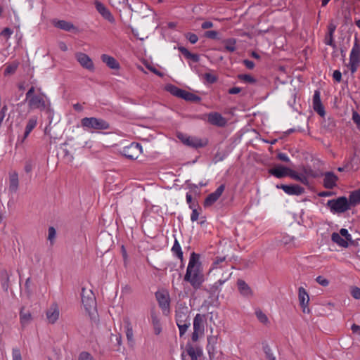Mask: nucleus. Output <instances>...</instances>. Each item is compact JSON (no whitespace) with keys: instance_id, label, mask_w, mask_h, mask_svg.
<instances>
[{"instance_id":"f257e3e1","label":"nucleus","mask_w":360,"mask_h":360,"mask_svg":"<svg viewBox=\"0 0 360 360\" xmlns=\"http://www.w3.org/2000/svg\"><path fill=\"white\" fill-rule=\"evenodd\" d=\"M184 281L188 282L194 289H198L204 281L199 255L193 252L187 266Z\"/></svg>"},{"instance_id":"f03ea898","label":"nucleus","mask_w":360,"mask_h":360,"mask_svg":"<svg viewBox=\"0 0 360 360\" xmlns=\"http://www.w3.org/2000/svg\"><path fill=\"white\" fill-rule=\"evenodd\" d=\"M81 127L84 131H93L108 129L110 124L102 118L91 117L82 118L81 120Z\"/></svg>"},{"instance_id":"7ed1b4c3","label":"nucleus","mask_w":360,"mask_h":360,"mask_svg":"<svg viewBox=\"0 0 360 360\" xmlns=\"http://www.w3.org/2000/svg\"><path fill=\"white\" fill-rule=\"evenodd\" d=\"M34 87L31 86L26 93V100L28 102L30 109L34 110L39 109L44 110L46 108V102L44 94L36 95L34 94Z\"/></svg>"},{"instance_id":"20e7f679","label":"nucleus","mask_w":360,"mask_h":360,"mask_svg":"<svg viewBox=\"0 0 360 360\" xmlns=\"http://www.w3.org/2000/svg\"><path fill=\"white\" fill-rule=\"evenodd\" d=\"M326 206L333 214H341L351 208L350 203L346 197H339L328 200Z\"/></svg>"},{"instance_id":"39448f33","label":"nucleus","mask_w":360,"mask_h":360,"mask_svg":"<svg viewBox=\"0 0 360 360\" xmlns=\"http://www.w3.org/2000/svg\"><path fill=\"white\" fill-rule=\"evenodd\" d=\"M206 322L207 318L205 314L195 315L193 322V332L191 335L193 342H197L199 338L204 335Z\"/></svg>"},{"instance_id":"423d86ee","label":"nucleus","mask_w":360,"mask_h":360,"mask_svg":"<svg viewBox=\"0 0 360 360\" xmlns=\"http://www.w3.org/2000/svg\"><path fill=\"white\" fill-rule=\"evenodd\" d=\"M177 137L184 144L195 148L204 147L207 144V141H203L198 137L190 136L182 133L178 134Z\"/></svg>"},{"instance_id":"0eeeda50","label":"nucleus","mask_w":360,"mask_h":360,"mask_svg":"<svg viewBox=\"0 0 360 360\" xmlns=\"http://www.w3.org/2000/svg\"><path fill=\"white\" fill-rule=\"evenodd\" d=\"M122 154L129 160H136L142 153V146L138 143H131L122 149Z\"/></svg>"},{"instance_id":"6e6552de","label":"nucleus","mask_w":360,"mask_h":360,"mask_svg":"<svg viewBox=\"0 0 360 360\" xmlns=\"http://www.w3.org/2000/svg\"><path fill=\"white\" fill-rule=\"evenodd\" d=\"M82 302L85 310L90 312L96 307V300L94 295L91 290H86L85 288L82 289Z\"/></svg>"},{"instance_id":"1a4fd4ad","label":"nucleus","mask_w":360,"mask_h":360,"mask_svg":"<svg viewBox=\"0 0 360 360\" xmlns=\"http://www.w3.org/2000/svg\"><path fill=\"white\" fill-rule=\"evenodd\" d=\"M75 58L83 68L90 72L94 71L95 68L93 60L87 54L82 52H77L75 53Z\"/></svg>"},{"instance_id":"9d476101","label":"nucleus","mask_w":360,"mask_h":360,"mask_svg":"<svg viewBox=\"0 0 360 360\" xmlns=\"http://www.w3.org/2000/svg\"><path fill=\"white\" fill-rule=\"evenodd\" d=\"M298 300L303 313H310V309L308 307L309 296L303 287H300L298 289Z\"/></svg>"},{"instance_id":"9b49d317","label":"nucleus","mask_w":360,"mask_h":360,"mask_svg":"<svg viewBox=\"0 0 360 360\" xmlns=\"http://www.w3.org/2000/svg\"><path fill=\"white\" fill-rule=\"evenodd\" d=\"M176 325L190 322L188 309L187 307H179L175 311Z\"/></svg>"},{"instance_id":"f8f14e48","label":"nucleus","mask_w":360,"mask_h":360,"mask_svg":"<svg viewBox=\"0 0 360 360\" xmlns=\"http://www.w3.org/2000/svg\"><path fill=\"white\" fill-rule=\"evenodd\" d=\"M225 189L224 184L220 185L214 192L209 194L204 201L205 207L212 205L221 195Z\"/></svg>"},{"instance_id":"ddd939ff","label":"nucleus","mask_w":360,"mask_h":360,"mask_svg":"<svg viewBox=\"0 0 360 360\" xmlns=\"http://www.w3.org/2000/svg\"><path fill=\"white\" fill-rule=\"evenodd\" d=\"M323 186L327 189H333L337 186L338 177L333 172H326L323 174Z\"/></svg>"},{"instance_id":"4468645a","label":"nucleus","mask_w":360,"mask_h":360,"mask_svg":"<svg viewBox=\"0 0 360 360\" xmlns=\"http://www.w3.org/2000/svg\"><path fill=\"white\" fill-rule=\"evenodd\" d=\"M276 188L282 189L286 194L290 195H300L304 193V188L298 185H276Z\"/></svg>"},{"instance_id":"2eb2a0df","label":"nucleus","mask_w":360,"mask_h":360,"mask_svg":"<svg viewBox=\"0 0 360 360\" xmlns=\"http://www.w3.org/2000/svg\"><path fill=\"white\" fill-rule=\"evenodd\" d=\"M60 310L58 305L56 303L51 304L49 308L47 309L46 316L49 323H55L59 318Z\"/></svg>"},{"instance_id":"dca6fc26","label":"nucleus","mask_w":360,"mask_h":360,"mask_svg":"<svg viewBox=\"0 0 360 360\" xmlns=\"http://www.w3.org/2000/svg\"><path fill=\"white\" fill-rule=\"evenodd\" d=\"M207 120L211 124L220 127H224L227 123L226 118L220 113L216 112L209 113L207 115Z\"/></svg>"},{"instance_id":"f3484780","label":"nucleus","mask_w":360,"mask_h":360,"mask_svg":"<svg viewBox=\"0 0 360 360\" xmlns=\"http://www.w3.org/2000/svg\"><path fill=\"white\" fill-rule=\"evenodd\" d=\"M95 6L98 12L108 21L111 23L115 22V18L109 9L102 3L99 1L95 2Z\"/></svg>"},{"instance_id":"a211bd4d","label":"nucleus","mask_w":360,"mask_h":360,"mask_svg":"<svg viewBox=\"0 0 360 360\" xmlns=\"http://www.w3.org/2000/svg\"><path fill=\"white\" fill-rule=\"evenodd\" d=\"M37 117L36 116H32L29 118L23 136L20 139L18 137V141H20L21 143H23L25 139L28 137L31 131L37 127Z\"/></svg>"},{"instance_id":"6ab92c4d","label":"nucleus","mask_w":360,"mask_h":360,"mask_svg":"<svg viewBox=\"0 0 360 360\" xmlns=\"http://www.w3.org/2000/svg\"><path fill=\"white\" fill-rule=\"evenodd\" d=\"M237 286L240 294L247 298L253 296V291L246 282L242 279H238Z\"/></svg>"},{"instance_id":"aec40b11","label":"nucleus","mask_w":360,"mask_h":360,"mask_svg":"<svg viewBox=\"0 0 360 360\" xmlns=\"http://www.w3.org/2000/svg\"><path fill=\"white\" fill-rule=\"evenodd\" d=\"M186 352L191 360H198L203 354L202 349L200 347L193 346L189 344L186 345Z\"/></svg>"},{"instance_id":"412c9836","label":"nucleus","mask_w":360,"mask_h":360,"mask_svg":"<svg viewBox=\"0 0 360 360\" xmlns=\"http://www.w3.org/2000/svg\"><path fill=\"white\" fill-rule=\"evenodd\" d=\"M337 25L333 22H330L328 25V32L325 36L324 43L326 45L334 47L335 46L334 43L333 34L335 32Z\"/></svg>"},{"instance_id":"4be33fe9","label":"nucleus","mask_w":360,"mask_h":360,"mask_svg":"<svg viewBox=\"0 0 360 360\" xmlns=\"http://www.w3.org/2000/svg\"><path fill=\"white\" fill-rule=\"evenodd\" d=\"M123 327L126 334L127 339L129 342L134 341L133 326L129 317L123 318Z\"/></svg>"},{"instance_id":"5701e85b","label":"nucleus","mask_w":360,"mask_h":360,"mask_svg":"<svg viewBox=\"0 0 360 360\" xmlns=\"http://www.w3.org/2000/svg\"><path fill=\"white\" fill-rule=\"evenodd\" d=\"M52 22L54 27L67 32L77 30L75 26L72 22L66 20H53Z\"/></svg>"},{"instance_id":"b1692460","label":"nucleus","mask_w":360,"mask_h":360,"mask_svg":"<svg viewBox=\"0 0 360 360\" xmlns=\"http://www.w3.org/2000/svg\"><path fill=\"white\" fill-rule=\"evenodd\" d=\"M101 60L106 64V65L112 70H118L120 68V63L112 56L108 54H103L101 56Z\"/></svg>"},{"instance_id":"393cba45","label":"nucleus","mask_w":360,"mask_h":360,"mask_svg":"<svg viewBox=\"0 0 360 360\" xmlns=\"http://www.w3.org/2000/svg\"><path fill=\"white\" fill-rule=\"evenodd\" d=\"M19 180L18 174L16 172L9 173V187L10 193H15L18 189Z\"/></svg>"},{"instance_id":"a878e982","label":"nucleus","mask_w":360,"mask_h":360,"mask_svg":"<svg viewBox=\"0 0 360 360\" xmlns=\"http://www.w3.org/2000/svg\"><path fill=\"white\" fill-rule=\"evenodd\" d=\"M156 298L158 300L159 306L160 308L165 311H169V300L168 295L161 293V292H157L156 293Z\"/></svg>"},{"instance_id":"bb28decb","label":"nucleus","mask_w":360,"mask_h":360,"mask_svg":"<svg viewBox=\"0 0 360 360\" xmlns=\"http://www.w3.org/2000/svg\"><path fill=\"white\" fill-rule=\"evenodd\" d=\"M349 60L354 61L355 63H360V45L359 44L356 38L355 39V41L349 54Z\"/></svg>"},{"instance_id":"cd10ccee","label":"nucleus","mask_w":360,"mask_h":360,"mask_svg":"<svg viewBox=\"0 0 360 360\" xmlns=\"http://www.w3.org/2000/svg\"><path fill=\"white\" fill-rule=\"evenodd\" d=\"M289 169L283 166L278 165L269 169V172L276 178L281 179L288 175Z\"/></svg>"},{"instance_id":"c85d7f7f","label":"nucleus","mask_w":360,"mask_h":360,"mask_svg":"<svg viewBox=\"0 0 360 360\" xmlns=\"http://www.w3.org/2000/svg\"><path fill=\"white\" fill-rule=\"evenodd\" d=\"M217 335H210L207 337V350L210 356H213L215 353L216 345L217 343Z\"/></svg>"},{"instance_id":"c756f323","label":"nucleus","mask_w":360,"mask_h":360,"mask_svg":"<svg viewBox=\"0 0 360 360\" xmlns=\"http://www.w3.org/2000/svg\"><path fill=\"white\" fill-rule=\"evenodd\" d=\"M151 323L153 326L154 333L155 335H159L162 332V326L158 316L155 313H151Z\"/></svg>"},{"instance_id":"7c9ffc66","label":"nucleus","mask_w":360,"mask_h":360,"mask_svg":"<svg viewBox=\"0 0 360 360\" xmlns=\"http://www.w3.org/2000/svg\"><path fill=\"white\" fill-rule=\"evenodd\" d=\"M24 307H22L20 311V322L22 327H25L32 321V315L29 311H24Z\"/></svg>"},{"instance_id":"2f4dec72","label":"nucleus","mask_w":360,"mask_h":360,"mask_svg":"<svg viewBox=\"0 0 360 360\" xmlns=\"http://www.w3.org/2000/svg\"><path fill=\"white\" fill-rule=\"evenodd\" d=\"M331 240L340 247L347 248L348 246V242L345 240L339 233H333Z\"/></svg>"},{"instance_id":"473e14b6","label":"nucleus","mask_w":360,"mask_h":360,"mask_svg":"<svg viewBox=\"0 0 360 360\" xmlns=\"http://www.w3.org/2000/svg\"><path fill=\"white\" fill-rule=\"evenodd\" d=\"M291 176L294 179L300 181L303 184L307 185L309 184V176L306 171H304V172L300 173L293 172L291 174Z\"/></svg>"},{"instance_id":"72a5a7b5","label":"nucleus","mask_w":360,"mask_h":360,"mask_svg":"<svg viewBox=\"0 0 360 360\" xmlns=\"http://www.w3.org/2000/svg\"><path fill=\"white\" fill-rule=\"evenodd\" d=\"M113 6L118 9L129 8L132 10L131 6L128 0H110Z\"/></svg>"},{"instance_id":"f704fd0d","label":"nucleus","mask_w":360,"mask_h":360,"mask_svg":"<svg viewBox=\"0 0 360 360\" xmlns=\"http://www.w3.org/2000/svg\"><path fill=\"white\" fill-rule=\"evenodd\" d=\"M172 252L174 256H176L178 259H183V252L181 250V247L178 242L177 239L174 240L173 246L172 248Z\"/></svg>"},{"instance_id":"c9c22d12","label":"nucleus","mask_w":360,"mask_h":360,"mask_svg":"<svg viewBox=\"0 0 360 360\" xmlns=\"http://www.w3.org/2000/svg\"><path fill=\"white\" fill-rule=\"evenodd\" d=\"M349 202L350 205H356L360 203V188L351 193Z\"/></svg>"},{"instance_id":"e433bc0d","label":"nucleus","mask_w":360,"mask_h":360,"mask_svg":"<svg viewBox=\"0 0 360 360\" xmlns=\"http://www.w3.org/2000/svg\"><path fill=\"white\" fill-rule=\"evenodd\" d=\"M181 98H183L188 101L198 102L200 101V98L194 94L190 93L186 90H184Z\"/></svg>"},{"instance_id":"4c0bfd02","label":"nucleus","mask_w":360,"mask_h":360,"mask_svg":"<svg viewBox=\"0 0 360 360\" xmlns=\"http://www.w3.org/2000/svg\"><path fill=\"white\" fill-rule=\"evenodd\" d=\"M167 90L173 96H175L178 98H181L184 91V89H181L174 85L170 84L167 86Z\"/></svg>"},{"instance_id":"58836bf2","label":"nucleus","mask_w":360,"mask_h":360,"mask_svg":"<svg viewBox=\"0 0 360 360\" xmlns=\"http://www.w3.org/2000/svg\"><path fill=\"white\" fill-rule=\"evenodd\" d=\"M225 49L229 52H234L236 49V40L233 38L228 39L224 41Z\"/></svg>"},{"instance_id":"ea45409f","label":"nucleus","mask_w":360,"mask_h":360,"mask_svg":"<svg viewBox=\"0 0 360 360\" xmlns=\"http://www.w3.org/2000/svg\"><path fill=\"white\" fill-rule=\"evenodd\" d=\"M226 264V262L225 257H217L212 263V269L223 268Z\"/></svg>"},{"instance_id":"a19ab883","label":"nucleus","mask_w":360,"mask_h":360,"mask_svg":"<svg viewBox=\"0 0 360 360\" xmlns=\"http://www.w3.org/2000/svg\"><path fill=\"white\" fill-rule=\"evenodd\" d=\"M255 315L257 319L264 324H267L269 323V319L267 316L261 310L257 309L255 311Z\"/></svg>"},{"instance_id":"79ce46f5","label":"nucleus","mask_w":360,"mask_h":360,"mask_svg":"<svg viewBox=\"0 0 360 360\" xmlns=\"http://www.w3.org/2000/svg\"><path fill=\"white\" fill-rule=\"evenodd\" d=\"M18 65L19 63L18 62L8 65L4 70V75H8L13 74L16 71Z\"/></svg>"},{"instance_id":"37998d69","label":"nucleus","mask_w":360,"mask_h":360,"mask_svg":"<svg viewBox=\"0 0 360 360\" xmlns=\"http://www.w3.org/2000/svg\"><path fill=\"white\" fill-rule=\"evenodd\" d=\"M238 78L245 83L254 84L256 82V79L250 75H239Z\"/></svg>"},{"instance_id":"c03bdc74","label":"nucleus","mask_w":360,"mask_h":360,"mask_svg":"<svg viewBox=\"0 0 360 360\" xmlns=\"http://www.w3.org/2000/svg\"><path fill=\"white\" fill-rule=\"evenodd\" d=\"M178 326V328L179 330V336L181 338L187 331L188 328L191 326V323H181L179 325H176Z\"/></svg>"},{"instance_id":"a18cd8bd","label":"nucleus","mask_w":360,"mask_h":360,"mask_svg":"<svg viewBox=\"0 0 360 360\" xmlns=\"http://www.w3.org/2000/svg\"><path fill=\"white\" fill-rule=\"evenodd\" d=\"M264 352L265 353L266 357L269 360H276V357L273 354L271 349L269 346L264 347Z\"/></svg>"},{"instance_id":"49530a36","label":"nucleus","mask_w":360,"mask_h":360,"mask_svg":"<svg viewBox=\"0 0 360 360\" xmlns=\"http://www.w3.org/2000/svg\"><path fill=\"white\" fill-rule=\"evenodd\" d=\"M339 233L347 242L348 241H351L352 240V237L351 234L349 233L347 229H341L340 230V233Z\"/></svg>"},{"instance_id":"de8ad7c7","label":"nucleus","mask_w":360,"mask_h":360,"mask_svg":"<svg viewBox=\"0 0 360 360\" xmlns=\"http://www.w3.org/2000/svg\"><path fill=\"white\" fill-rule=\"evenodd\" d=\"M185 37L192 44H195L198 40V36L192 32L186 33Z\"/></svg>"},{"instance_id":"09e8293b","label":"nucleus","mask_w":360,"mask_h":360,"mask_svg":"<svg viewBox=\"0 0 360 360\" xmlns=\"http://www.w3.org/2000/svg\"><path fill=\"white\" fill-rule=\"evenodd\" d=\"M12 359L13 360H22L20 349L13 348L12 349Z\"/></svg>"},{"instance_id":"8fccbe9b","label":"nucleus","mask_w":360,"mask_h":360,"mask_svg":"<svg viewBox=\"0 0 360 360\" xmlns=\"http://www.w3.org/2000/svg\"><path fill=\"white\" fill-rule=\"evenodd\" d=\"M314 110L321 116H323L325 115L324 108L322 103L313 105Z\"/></svg>"},{"instance_id":"3c124183","label":"nucleus","mask_w":360,"mask_h":360,"mask_svg":"<svg viewBox=\"0 0 360 360\" xmlns=\"http://www.w3.org/2000/svg\"><path fill=\"white\" fill-rule=\"evenodd\" d=\"M204 77L206 79V81L210 84H213L217 82V77L211 73H205L204 75Z\"/></svg>"},{"instance_id":"603ef678","label":"nucleus","mask_w":360,"mask_h":360,"mask_svg":"<svg viewBox=\"0 0 360 360\" xmlns=\"http://www.w3.org/2000/svg\"><path fill=\"white\" fill-rule=\"evenodd\" d=\"M56 236V229L53 226L49 227L48 230V240H50L51 243H53V240L55 239Z\"/></svg>"},{"instance_id":"864d4df0","label":"nucleus","mask_w":360,"mask_h":360,"mask_svg":"<svg viewBox=\"0 0 360 360\" xmlns=\"http://www.w3.org/2000/svg\"><path fill=\"white\" fill-rule=\"evenodd\" d=\"M78 360H95L91 354L86 352L80 353Z\"/></svg>"},{"instance_id":"5fc2aeb1","label":"nucleus","mask_w":360,"mask_h":360,"mask_svg":"<svg viewBox=\"0 0 360 360\" xmlns=\"http://www.w3.org/2000/svg\"><path fill=\"white\" fill-rule=\"evenodd\" d=\"M316 281L319 284L324 287L328 286L329 284L328 280L321 276H317Z\"/></svg>"},{"instance_id":"6e6d98bb","label":"nucleus","mask_w":360,"mask_h":360,"mask_svg":"<svg viewBox=\"0 0 360 360\" xmlns=\"http://www.w3.org/2000/svg\"><path fill=\"white\" fill-rule=\"evenodd\" d=\"M205 36L207 38L214 39L217 38L218 32L215 30L206 31L205 32Z\"/></svg>"},{"instance_id":"4d7b16f0","label":"nucleus","mask_w":360,"mask_h":360,"mask_svg":"<svg viewBox=\"0 0 360 360\" xmlns=\"http://www.w3.org/2000/svg\"><path fill=\"white\" fill-rule=\"evenodd\" d=\"M192 209V213L191 214V220L193 222L198 220L200 213L195 207H193Z\"/></svg>"},{"instance_id":"13d9d810","label":"nucleus","mask_w":360,"mask_h":360,"mask_svg":"<svg viewBox=\"0 0 360 360\" xmlns=\"http://www.w3.org/2000/svg\"><path fill=\"white\" fill-rule=\"evenodd\" d=\"M12 34L13 30L8 27L4 28L1 32V35L7 39L10 38Z\"/></svg>"},{"instance_id":"bf43d9fd","label":"nucleus","mask_w":360,"mask_h":360,"mask_svg":"<svg viewBox=\"0 0 360 360\" xmlns=\"http://www.w3.org/2000/svg\"><path fill=\"white\" fill-rule=\"evenodd\" d=\"M321 97L319 91L316 90L313 96V105L321 103Z\"/></svg>"},{"instance_id":"052dcab7","label":"nucleus","mask_w":360,"mask_h":360,"mask_svg":"<svg viewBox=\"0 0 360 360\" xmlns=\"http://www.w3.org/2000/svg\"><path fill=\"white\" fill-rule=\"evenodd\" d=\"M277 158L278 160H280L281 161H283V162H290V158L288 156V155L284 153H279L277 155Z\"/></svg>"},{"instance_id":"680f3d73","label":"nucleus","mask_w":360,"mask_h":360,"mask_svg":"<svg viewBox=\"0 0 360 360\" xmlns=\"http://www.w3.org/2000/svg\"><path fill=\"white\" fill-rule=\"evenodd\" d=\"M333 77L336 82H340L342 79V73L340 70H335L333 73Z\"/></svg>"},{"instance_id":"e2e57ef3","label":"nucleus","mask_w":360,"mask_h":360,"mask_svg":"<svg viewBox=\"0 0 360 360\" xmlns=\"http://www.w3.org/2000/svg\"><path fill=\"white\" fill-rule=\"evenodd\" d=\"M186 202L189 205L190 208H193V207H195V205L192 201L193 200L192 195L189 193H186Z\"/></svg>"},{"instance_id":"0e129e2a","label":"nucleus","mask_w":360,"mask_h":360,"mask_svg":"<svg viewBox=\"0 0 360 360\" xmlns=\"http://www.w3.org/2000/svg\"><path fill=\"white\" fill-rule=\"evenodd\" d=\"M352 120L357 125H360V115L356 111H354L353 113H352Z\"/></svg>"},{"instance_id":"69168bd1","label":"nucleus","mask_w":360,"mask_h":360,"mask_svg":"<svg viewBox=\"0 0 360 360\" xmlns=\"http://www.w3.org/2000/svg\"><path fill=\"white\" fill-rule=\"evenodd\" d=\"M352 295L355 299H360V289L357 287H355L352 290Z\"/></svg>"},{"instance_id":"338daca9","label":"nucleus","mask_w":360,"mask_h":360,"mask_svg":"<svg viewBox=\"0 0 360 360\" xmlns=\"http://www.w3.org/2000/svg\"><path fill=\"white\" fill-rule=\"evenodd\" d=\"M243 64L245 65V67L250 70H252L255 68V63L252 60H244Z\"/></svg>"},{"instance_id":"774afa93","label":"nucleus","mask_w":360,"mask_h":360,"mask_svg":"<svg viewBox=\"0 0 360 360\" xmlns=\"http://www.w3.org/2000/svg\"><path fill=\"white\" fill-rule=\"evenodd\" d=\"M32 168H33V165H32V162L31 161L26 162V163L25 165V167H24L25 172H27V173L31 172V171L32 170Z\"/></svg>"}]
</instances>
